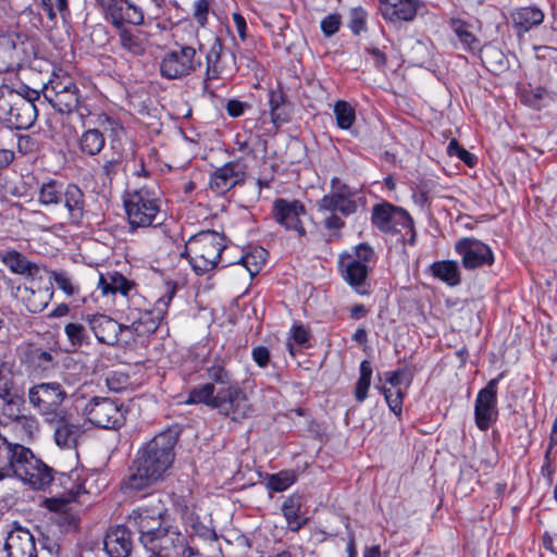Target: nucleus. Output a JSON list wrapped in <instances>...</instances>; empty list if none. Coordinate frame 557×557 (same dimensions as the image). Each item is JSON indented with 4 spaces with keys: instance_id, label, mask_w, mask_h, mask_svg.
Instances as JSON below:
<instances>
[{
    "instance_id": "obj_1",
    "label": "nucleus",
    "mask_w": 557,
    "mask_h": 557,
    "mask_svg": "<svg viewBox=\"0 0 557 557\" xmlns=\"http://www.w3.org/2000/svg\"><path fill=\"white\" fill-rule=\"evenodd\" d=\"M173 293L160 298L152 310L131 309L127 314L128 324H121L106 314H88L86 322L99 343L115 345L120 339L128 343L135 336H146L153 333L163 319L171 302Z\"/></svg>"
},
{
    "instance_id": "obj_2",
    "label": "nucleus",
    "mask_w": 557,
    "mask_h": 557,
    "mask_svg": "<svg viewBox=\"0 0 557 557\" xmlns=\"http://www.w3.org/2000/svg\"><path fill=\"white\" fill-rule=\"evenodd\" d=\"M176 436L166 431L154 436L143 450L134 472L129 475V487H145L158 483L174 460Z\"/></svg>"
},
{
    "instance_id": "obj_3",
    "label": "nucleus",
    "mask_w": 557,
    "mask_h": 557,
    "mask_svg": "<svg viewBox=\"0 0 557 557\" xmlns=\"http://www.w3.org/2000/svg\"><path fill=\"white\" fill-rule=\"evenodd\" d=\"M12 475L33 487H47L52 482L51 470L28 448L0 438V481Z\"/></svg>"
},
{
    "instance_id": "obj_4",
    "label": "nucleus",
    "mask_w": 557,
    "mask_h": 557,
    "mask_svg": "<svg viewBox=\"0 0 557 557\" xmlns=\"http://www.w3.org/2000/svg\"><path fill=\"white\" fill-rule=\"evenodd\" d=\"M185 404H203L234 421L245 420L252 412L248 395L237 382L219 388L212 383L198 385L189 392Z\"/></svg>"
},
{
    "instance_id": "obj_5",
    "label": "nucleus",
    "mask_w": 557,
    "mask_h": 557,
    "mask_svg": "<svg viewBox=\"0 0 557 557\" xmlns=\"http://www.w3.org/2000/svg\"><path fill=\"white\" fill-rule=\"evenodd\" d=\"M374 257V250L368 244H359L352 251H344L338 256L341 277L359 295L370 293L368 275Z\"/></svg>"
},
{
    "instance_id": "obj_6",
    "label": "nucleus",
    "mask_w": 557,
    "mask_h": 557,
    "mask_svg": "<svg viewBox=\"0 0 557 557\" xmlns=\"http://www.w3.org/2000/svg\"><path fill=\"white\" fill-rule=\"evenodd\" d=\"M224 248L223 236L216 232L207 231L189 238L185 251L193 270L197 274H205L216 267Z\"/></svg>"
},
{
    "instance_id": "obj_7",
    "label": "nucleus",
    "mask_w": 557,
    "mask_h": 557,
    "mask_svg": "<svg viewBox=\"0 0 557 557\" xmlns=\"http://www.w3.org/2000/svg\"><path fill=\"white\" fill-rule=\"evenodd\" d=\"M35 98V91L25 98L13 90H0V120L12 128L26 129L30 127L36 120V107L33 102Z\"/></svg>"
},
{
    "instance_id": "obj_8",
    "label": "nucleus",
    "mask_w": 557,
    "mask_h": 557,
    "mask_svg": "<svg viewBox=\"0 0 557 557\" xmlns=\"http://www.w3.org/2000/svg\"><path fill=\"white\" fill-rule=\"evenodd\" d=\"M82 492L88 490H69L58 497L45 498L41 503L50 512L54 515V522L62 532H74L78 529L81 522L79 496Z\"/></svg>"
},
{
    "instance_id": "obj_9",
    "label": "nucleus",
    "mask_w": 557,
    "mask_h": 557,
    "mask_svg": "<svg viewBox=\"0 0 557 557\" xmlns=\"http://www.w3.org/2000/svg\"><path fill=\"white\" fill-rule=\"evenodd\" d=\"M124 207L132 226H150L160 214V201L147 188L127 193L124 198Z\"/></svg>"
},
{
    "instance_id": "obj_10",
    "label": "nucleus",
    "mask_w": 557,
    "mask_h": 557,
    "mask_svg": "<svg viewBox=\"0 0 557 557\" xmlns=\"http://www.w3.org/2000/svg\"><path fill=\"white\" fill-rule=\"evenodd\" d=\"M66 398V392L57 382L36 384L28 391L30 405L47 420L60 417V407Z\"/></svg>"
},
{
    "instance_id": "obj_11",
    "label": "nucleus",
    "mask_w": 557,
    "mask_h": 557,
    "mask_svg": "<svg viewBox=\"0 0 557 557\" xmlns=\"http://www.w3.org/2000/svg\"><path fill=\"white\" fill-rule=\"evenodd\" d=\"M87 420L99 428L115 429L123 424L125 411L123 406L108 397H94L84 408Z\"/></svg>"
},
{
    "instance_id": "obj_12",
    "label": "nucleus",
    "mask_w": 557,
    "mask_h": 557,
    "mask_svg": "<svg viewBox=\"0 0 557 557\" xmlns=\"http://www.w3.org/2000/svg\"><path fill=\"white\" fill-rule=\"evenodd\" d=\"M144 547L157 557H183L186 543L184 535L174 527H159L151 537L146 535Z\"/></svg>"
},
{
    "instance_id": "obj_13",
    "label": "nucleus",
    "mask_w": 557,
    "mask_h": 557,
    "mask_svg": "<svg viewBox=\"0 0 557 557\" xmlns=\"http://www.w3.org/2000/svg\"><path fill=\"white\" fill-rule=\"evenodd\" d=\"M103 9L106 17L119 30L125 24L140 26L145 22L144 10L128 0H96Z\"/></svg>"
},
{
    "instance_id": "obj_14",
    "label": "nucleus",
    "mask_w": 557,
    "mask_h": 557,
    "mask_svg": "<svg viewBox=\"0 0 557 557\" xmlns=\"http://www.w3.org/2000/svg\"><path fill=\"white\" fill-rule=\"evenodd\" d=\"M196 49L189 46H181L164 55L160 63L162 76L175 79L190 74L200 65L196 58Z\"/></svg>"
},
{
    "instance_id": "obj_15",
    "label": "nucleus",
    "mask_w": 557,
    "mask_h": 557,
    "mask_svg": "<svg viewBox=\"0 0 557 557\" xmlns=\"http://www.w3.org/2000/svg\"><path fill=\"white\" fill-rule=\"evenodd\" d=\"M497 383L498 379L491 380L476 395L474 417L481 431L487 430L497 419Z\"/></svg>"
},
{
    "instance_id": "obj_16",
    "label": "nucleus",
    "mask_w": 557,
    "mask_h": 557,
    "mask_svg": "<svg viewBox=\"0 0 557 557\" xmlns=\"http://www.w3.org/2000/svg\"><path fill=\"white\" fill-rule=\"evenodd\" d=\"M410 385V379L405 370L388 371L384 373V382L380 386L391 411L399 416L403 411L404 397Z\"/></svg>"
},
{
    "instance_id": "obj_17",
    "label": "nucleus",
    "mask_w": 557,
    "mask_h": 557,
    "mask_svg": "<svg viewBox=\"0 0 557 557\" xmlns=\"http://www.w3.org/2000/svg\"><path fill=\"white\" fill-rule=\"evenodd\" d=\"M456 252L461 257L465 269H476L494 262L492 249L484 243L470 237H465L456 242Z\"/></svg>"
},
{
    "instance_id": "obj_18",
    "label": "nucleus",
    "mask_w": 557,
    "mask_h": 557,
    "mask_svg": "<svg viewBox=\"0 0 557 557\" xmlns=\"http://www.w3.org/2000/svg\"><path fill=\"white\" fill-rule=\"evenodd\" d=\"M331 193L325 195L318 203L320 213L339 211L345 215L354 213L357 209V203L352 199L350 189L342 184L337 177L331 181Z\"/></svg>"
},
{
    "instance_id": "obj_19",
    "label": "nucleus",
    "mask_w": 557,
    "mask_h": 557,
    "mask_svg": "<svg viewBox=\"0 0 557 557\" xmlns=\"http://www.w3.org/2000/svg\"><path fill=\"white\" fill-rule=\"evenodd\" d=\"M245 181L246 165L236 160L215 169L210 176L209 186L215 194L223 195Z\"/></svg>"
},
{
    "instance_id": "obj_20",
    "label": "nucleus",
    "mask_w": 557,
    "mask_h": 557,
    "mask_svg": "<svg viewBox=\"0 0 557 557\" xmlns=\"http://www.w3.org/2000/svg\"><path fill=\"white\" fill-rule=\"evenodd\" d=\"M372 222L384 232L398 233L401 230L412 228L410 215L405 210L391 205L376 206L373 209Z\"/></svg>"
},
{
    "instance_id": "obj_21",
    "label": "nucleus",
    "mask_w": 557,
    "mask_h": 557,
    "mask_svg": "<svg viewBox=\"0 0 557 557\" xmlns=\"http://www.w3.org/2000/svg\"><path fill=\"white\" fill-rule=\"evenodd\" d=\"M305 214V207L297 200L277 199L274 202L276 222L287 230H294L299 236L305 235V228L300 221V218Z\"/></svg>"
},
{
    "instance_id": "obj_22",
    "label": "nucleus",
    "mask_w": 557,
    "mask_h": 557,
    "mask_svg": "<svg viewBox=\"0 0 557 557\" xmlns=\"http://www.w3.org/2000/svg\"><path fill=\"white\" fill-rule=\"evenodd\" d=\"M4 549L8 557H35L34 536L27 529L14 527L5 537Z\"/></svg>"
},
{
    "instance_id": "obj_23",
    "label": "nucleus",
    "mask_w": 557,
    "mask_h": 557,
    "mask_svg": "<svg viewBox=\"0 0 557 557\" xmlns=\"http://www.w3.org/2000/svg\"><path fill=\"white\" fill-rule=\"evenodd\" d=\"M419 0H381L382 16L389 23L409 22L414 18Z\"/></svg>"
},
{
    "instance_id": "obj_24",
    "label": "nucleus",
    "mask_w": 557,
    "mask_h": 557,
    "mask_svg": "<svg viewBox=\"0 0 557 557\" xmlns=\"http://www.w3.org/2000/svg\"><path fill=\"white\" fill-rule=\"evenodd\" d=\"M97 288L106 297H114L117 294L123 297H129L135 290V283L123 274L113 271L99 274Z\"/></svg>"
},
{
    "instance_id": "obj_25",
    "label": "nucleus",
    "mask_w": 557,
    "mask_h": 557,
    "mask_svg": "<svg viewBox=\"0 0 557 557\" xmlns=\"http://www.w3.org/2000/svg\"><path fill=\"white\" fill-rule=\"evenodd\" d=\"M103 545L109 557H128L132 552L131 534L125 527L117 525L107 533Z\"/></svg>"
},
{
    "instance_id": "obj_26",
    "label": "nucleus",
    "mask_w": 557,
    "mask_h": 557,
    "mask_svg": "<svg viewBox=\"0 0 557 557\" xmlns=\"http://www.w3.org/2000/svg\"><path fill=\"white\" fill-rule=\"evenodd\" d=\"M0 261L15 274L35 277L40 272V268L37 264L32 263L14 249L0 250Z\"/></svg>"
},
{
    "instance_id": "obj_27",
    "label": "nucleus",
    "mask_w": 557,
    "mask_h": 557,
    "mask_svg": "<svg viewBox=\"0 0 557 557\" xmlns=\"http://www.w3.org/2000/svg\"><path fill=\"white\" fill-rule=\"evenodd\" d=\"M59 418L60 420L54 430L55 444L64 449L76 447L84 433L83 428L71 419Z\"/></svg>"
},
{
    "instance_id": "obj_28",
    "label": "nucleus",
    "mask_w": 557,
    "mask_h": 557,
    "mask_svg": "<svg viewBox=\"0 0 557 557\" xmlns=\"http://www.w3.org/2000/svg\"><path fill=\"white\" fill-rule=\"evenodd\" d=\"M0 398L9 406L17 405L23 400V391L8 364L0 366Z\"/></svg>"
},
{
    "instance_id": "obj_29",
    "label": "nucleus",
    "mask_w": 557,
    "mask_h": 557,
    "mask_svg": "<svg viewBox=\"0 0 557 557\" xmlns=\"http://www.w3.org/2000/svg\"><path fill=\"white\" fill-rule=\"evenodd\" d=\"M128 522L137 528L140 533V542L145 544L146 535L151 537L159 527H162L160 515L151 513L149 510H134L128 516Z\"/></svg>"
},
{
    "instance_id": "obj_30",
    "label": "nucleus",
    "mask_w": 557,
    "mask_h": 557,
    "mask_svg": "<svg viewBox=\"0 0 557 557\" xmlns=\"http://www.w3.org/2000/svg\"><path fill=\"white\" fill-rule=\"evenodd\" d=\"M515 28L519 33H527L534 26L540 25L544 20L543 12L534 7H523L511 13Z\"/></svg>"
},
{
    "instance_id": "obj_31",
    "label": "nucleus",
    "mask_w": 557,
    "mask_h": 557,
    "mask_svg": "<svg viewBox=\"0 0 557 557\" xmlns=\"http://www.w3.org/2000/svg\"><path fill=\"white\" fill-rule=\"evenodd\" d=\"M16 296L25 302L26 308L30 312H40L47 307L53 296V292L48 289L36 292L33 287L20 286L17 287Z\"/></svg>"
},
{
    "instance_id": "obj_32",
    "label": "nucleus",
    "mask_w": 557,
    "mask_h": 557,
    "mask_svg": "<svg viewBox=\"0 0 557 557\" xmlns=\"http://www.w3.org/2000/svg\"><path fill=\"white\" fill-rule=\"evenodd\" d=\"M119 40L123 49L135 55L144 54L149 44L146 33L128 28L119 30Z\"/></svg>"
},
{
    "instance_id": "obj_33",
    "label": "nucleus",
    "mask_w": 557,
    "mask_h": 557,
    "mask_svg": "<svg viewBox=\"0 0 557 557\" xmlns=\"http://www.w3.org/2000/svg\"><path fill=\"white\" fill-rule=\"evenodd\" d=\"M430 271L433 276L449 286H456L460 283V271L456 261H436L430 265Z\"/></svg>"
},
{
    "instance_id": "obj_34",
    "label": "nucleus",
    "mask_w": 557,
    "mask_h": 557,
    "mask_svg": "<svg viewBox=\"0 0 557 557\" xmlns=\"http://www.w3.org/2000/svg\"><path fill=\"white\" fill-rule=\"evenodd\" d=\"M106 139L103 134L97 128H89L83 132L77 138L79 151L86 156H96L104 147Z\"/></svg>"
},
{
    "instance_id": "obj_35",
    "label": "nucleus",
    "mask_w": 557,
    "mask_h": 557,
    "mask_svg": "<svg viewBox=\"0 0 557 557\" xmlns=\"http://www.w3.org/2000/svg\"><path fill=\"white\" fill-rule=\"evenodd\" d=\"M64 205L69 211L70 218L74 222H78L84 212V195L82 190L75 185H69L64 193Z\"/></svg>"
},
{
    "instance_id": "obj_36",
    "label": "nucleus",
    "mask_w": 557,
    "mask_h": 557,
    "mask_svg": "<svg viewBox=\"0 0 557 557\" xmlns=\"http://www.w3.org/2000/svg\"><path fill=\"white\" fill-rule=\"evenodd\" d=\"M300 509L301 497L296 493L285 500L282 506L284 517L292 531H298L306 522V519H301L300 517Z\"/></svg>"
},
{
    "instance_id": "obj_37",
    "label": "nucleus",
    "mask_w": 557,
    "mask_h": 557,
    "mask_svg": "<svg viewBox=\"0 0 557 557\" xmlns=\"http://www.w3.org/2000/svg\"><path fill=\"white\" fill-rule=\"evenodd\" d=\"M333 112L336 125L341 129H349L356 122L355 108L345 100H338L334 103Z\"/></svg>"
},
{
    "instance_id": "obj_38",
    "label": "nucleus",
    "mask_w": 557,
    "mask_h": 557,
    "mask_svg": "<svg viewBox=\"0 0 557 557\" xmlns=\"http://www.w3.org/2000/svg\"><path fill=\"white\" fill-rule=\"evenodd\" d=\"M58 111L71 112L78 106V89L67 90L64 94H48L47 99Z\"/></svg>"
},
{
    "instance_id": "obj_39",
    "label": "nucleus",
    "mask_w": 557,
    "mask_h": 557,
    "mask_svg": "<svg viewBox=\"0 0 557 557\" xmlns=\"http://www.w3.org/2000/svg\"><path fill=\"white\" fill-rule=\"evenodd\" d=\"M372 367L368 360L360 363V375L355 386V397L359 403L366 400L371 386Z\"/></svg>"
},
{
    "instance_id": "obj_40",
    "label": "nucleus",
    "mask_w": 557,
    "mask_h": 557,
    "mask_svg": "<svg viewBox=\"0 0 557 557\" xmlns=\"http://www.w3.org/2000/svg\"><path fill=\"white\" fill-rule=\"evenodd\" d=\"M268 252L261 247L253 248L242 257L240 261L251 276L256 275L264 265Z\"/></svg>"
},
{
    "instance_id": "obj_41",
    "label": "nucleus",
    "mask_w": 557,
    "mask_h": 557,
    "mask_svg": "<svg viewBox=\"0 0 557 557\" xmlns=\"http://www.w3.org/2000/svg\"><path fill=\"white\" fill-rule=\"evenodd\" d=\"M72 89L77 87L69 75H53L44 86V96L48 99V94L59 95Z\"/></svg>"
},
{
    "instance_id": "obj_42",
    "label": "nucleus",
    "mask_w": 557,
    "mask_h": 557,
    "mask_svg": "<svg viewBox=\"0 0 557 557\" xmlns=\"http://www.w3.org/2000/svg\"><path fill=\"white\" fill-rule=\"evenodd\" d=\"M64 333L73 347H82L90 342L86 327L81 323H67Z\"/></svg>"
},
{
    "instance_id": "obj_43",
    "label": "nucleus",
    "mask_w": 557,
    "mask_h": 557,
    "mask_svg": "<svg viewBox=\"0 0 557 557\" xmlns=\"http://www.w3.org/2000/svg\"><path fill=\"white\" fill-rule=\"evenodd\" d=\"M62 198L61 186L55 182L44 183L38 193V201L42 206L57 205Z\"/></svg>"
},
{
    "instance_id": "obj_44",
    "label": "nucleus",
    "mask_w": 557,
    "mask_h": 557,
    "mask_svg": "<svg viewBox=\"0 0 557 557\" xmlns=\"http://www.w3.org/2000/svg\"><path fill=\"white\" fill-rule=\"evenodd\" d=\"M50 280L55 284L57 288L62 290L66 297H71L78 293L77 285L73 282L72 277L65 272L53 271L50 274Z\"/></svg>"
},
{
    "instance_id": "obj_45",
    "label": "nucleus",
    "mask_w": 557,
    "mask_h": 557,
    "mask_svg": "<svg viewBox=\"0 0 557 557\" xmlns=\"http://www.w3.org/2000/svg\"><path fill=\"white\" fill-rule=\"evenodd\" d=\"M40 5L51 21L57 17L58 13L64 16L69 11L67 0H41Z\"/></svg>"
},
{
    "instance_id": "obj_46",
    "label": "nucleus",
    "mask_w": 557,
    "mask_h": 557,
    "mask_svg": "<svg viewBox=\"0 0 557 557\" xmlns=\"http://www.w3.org/2000/svg\"><path fill=\"white\" fill-rule=\"evenodd\" d=\"M208 376L212 381L211 383L220 385V387L228 386L234 384L235 382L232 380V376L224 367L220 364H214L208 369Z\"/></svg>"
},
{
    "instance_id": "obj_47",
    "label": "nucleus",
    "mask_w": 557,
    "mask_h": 557,
    "mask_svg": "<svg viewBox=\"0 0 557 557\" xmlns=\"http://www.w3.org/2000/svg\"><path fill=\"white\" fill-rule=\"evenodd\" d=\"M453 28L455 34L457 35L459 41L469 49H474L476 39L474 35L469 30L468 26L462 22L455 21L453 22Z\"/></svg>"
},
{
    "instance_id": "obj_48",
    "label": "nucleus",
    "mask_w": 557,
    "mask_h": 557,
    "mask_svg": "<svg viewBox=\"0 0 557 557\" xmlns=\"http://www.w3.org/2000/svg\"><path fill=\"white\" fill-rule=\"evenodd\" d=\"M296 482L294 471L285 470L269 478L268 487H290Z\"/></svg>"
},
{
    "instance_id": "obj_49",
    "label": "nucleus",
    "mask_w": 557,
    "mask_h": 557,
    "mask_svg": "<svg viewBox=\"0 0 557 557\" xmlns=\"http://www.w3.org/2000/svg\"><path fill=\"white\" fill-rule=\"evenodd\" d=\"M367 13L360 8L350 11V29L355 34H359L366 28Z\"/></svg>"
},
{
    "instance_id": "obj_50",
    "label": "nucleus",
    "mask_w": 557,
    "mask_h": 557,
    "mask_svg": "<svg viewBox=\"0 0 557 557\" xmlns=\"http://www.w3.org/2000/svg\"><path fill=\"white\" fill-rule=\"evenodd\" d=\"M339 24H341L339 16L336 14H332L322 20L321 28H322V32L326 36H332L333 34H335L338 30Z\"/></svg>"
},
{
    "instance_id": "obj_51",
    "label": "nucleus",
    "mask_w": 557,
    "mask_h": 557,
    "mask_svg": "<svg viewBox=\"0 0 557 557\" xmlns=\"http://www.w3.org/2000/svg\"><path fill=\"white\" fill-rule=\"evenodd\" d=\"M208 11L209 4L207 0H197L194 3V16L201 26H203L207 22Z\"/></svg>"
},
{
    "instance_id": "obj_52",
    "label": "nucleus",
    "mask_w": 557,
    "mask_h": 557,
    "mask_svg": "<svg viewBox=\"0 0 557 557\" xmlns=\"http://www.w3.org/2000/svg\"><path fill=\"white\" fill-rule=\"evenodd\" d=\"M292 339L298 345H305L309 341V332L302 325L292 327Z\"/></svg>"
},
{
    "instance_id": "obj_53",
    "label": "nucleus",
    "mask_w": 557,
    "mask_h": 557,
    "mask_svg": "<svg viewBox=\"0 0 557 557\" xmlns=\"http://www.w3.org/2000/svg\"><path fill=\"white\" fill-rule=\"evenodd\" d=\"M252 358L259 367L264 368L269 362V350L265 347H257L252 350Z\"/></svg>"
},
{
    "instance_id": "obj_54",
    "label": "nucleus",
    "mask_w": 557,
    "mask_h": 557,
    "mask_svg": "<svg viewBox=\"0 0 557 557\" xmlns=\"http://www.w3.org/2000/svg\"><path fill=\"white\" fill-rule=\"evenodd\" d=\"M247 106L238 100H230L226 104V111L228 115L233 117L240 116L245 113Z\"/></svg>"
},
{
    "instance_id": "obj_55",
    "label": "nucleus",
    "mask_w": 557,
    "mask_h": 557,
    "mask_svg": "<svg viewBox=\"0 0 557 557\" xmlns=\"http://www.w3.org/2000/svg\"><path fill=\"white\" fill-rule=\"evenodd\" d=\"M324 215V225L330 230L341 228L344 224L343 220L335 212L322 213Z\"/></svg>"
},
{
    "instance_id": "obj_56",
    "label": "nucleus",
    "mask_w": 557,
    "mask_h": 557,
    "mask_svg": "<svg viewBox=\"0 0 557 557\" xmlns=\"http://www.w3.org/2000/svg\"><path fill=\"white\" fill-rule=\"evenodd\" d=\"M233 21L236 26V30L242 39L246 37V21L239 13H233Z\"/></svg>"
},
{
    "instance_id": "obj_57",
    "label": "nucleus",
    "mask_w": 557,
    "mask_h": 557,
    "mask_svg": "<svg viewBox=\"0 0 557 557\" xmlns=\"http://www.w3.org/2000/svg\"><path fill=\"white\" fill-rule=\"evenodd\" d=\"M270 109H271V117L274 124L277 123V116L275 114L276 109L280 107L281 97L276 96L274 92L270 95Z\"/></svg>"
},
{
    "instance_id": "obj_58",
    "label": "nucleus",
    "mask_w": 557,
    "mask_h": 557,
    "mask_svg": "<svg viewBox=\"0 0 557 557\" xmlns=\"http://www.w3.org/2000/svg\"><path fill=\"white\" fill-rule=\"evenodd\" d=\"M47 556L45 554L41 555V557H67L66 554H64L58 544H52L50 547L47 548Z\"/></svg>"
},
{
    "instance_id": "obj_59",
    "label": "nucleus",
    "mask_w": 557,
    "mask_h": 557,
    "mask_svg": "<svg viewBox=\"0 0 557 557\" xmlns=\"http://www.w3.org/2000/svg\"><path fill=\"white\" fill-rule=\"evenodd\" d=\"M373 61L376 65L383 66L386 62L385 54L376 48L370 50Z\"/></svg>"
},
{
    "instance_id": "obj_60",
    "label": "nucleus",
    "mask_w": 557,
    "mask_h": 557,
    "mask_svg": "<svg viewBox=\"0 0 557 557\" xmlns=\"http://www.w3.org/2000/svg\"><path fill=\"white\" fill-rule=\"evenodd\" d=\"M463 151V148L459 146L456 139H451L447 146V153L449 156L458 157Z\"/></svg>"
},
{
    "instance_id": "obj_61",
    "label": "nucleus",
    "mask_w": 557,
    "mask_h": 557,
    "mask_svg": "<svg viewBox=\"0 0 557 557\" xmlns=\"http://www.w3.org/2000/svg\"><path fill=\"white\" fill-rule=\"evenodd\" d=\"M69 310H70V308L66 304H60L50 312V317H53V318L64 317L69 313Z\"/></svg>"
},
{
    "instance_id": "obj_62",
    "label": "nucleus",
    "mask_w": 557,
    "mask_h": 557,
    "mask_svg": "<svg viewBox=\"0 0 557 557\" xmlns=\"http://www.w3.org/2000/svg\"><path fill=\"white\" fill-rule=\"evenodd\" d=\"M366 314V308L362 305H356L350 309V315L354 319H360Z\"/></svg>"
},
{
    "instance_id": "obj_63",
    "label": "nucleus",
    "mask_w": 557,
    "mask_h": 557,
    "mask_svg": "<svg viewBox=\"0 0 557 557\" xmlns=\"http://www.w3.org/2000/svg\"><path fill=\"white\" fill-rule=\"evenodd\" d=\"M352 339L360 343V344H363L366 343L367 341V332L364 329H358L354 335H352Z\"/></svg>"
},
{
    "instance_id": "obj_64",
    "label": "nucleus",
    "mask_w": 557,
    "mask_h": 557,
    "mask_svg": "<svg viewBox=\"0 0 557 557\" xmlns=\"http://www.w3.org/2000/svg\"><path fill=\"white\" fill-rule=\"evenodd\" d=\"M363 557H381V552L379 546H371L366 548L363 553Z\"/></svg>"
}]
</instances>
